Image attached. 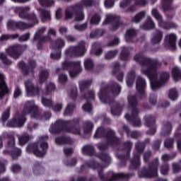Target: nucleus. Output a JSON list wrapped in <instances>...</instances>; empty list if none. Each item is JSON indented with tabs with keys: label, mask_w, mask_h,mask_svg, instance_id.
I'll use <instances>...</instances> for the list:
<instances>
[{
	"label": "nucleus",
	"mask_w": 181,
	"mask_h": 181,
	"mask_svg": "<svg viewBox=\"0 0 181 181\" xmlns=\"http://www.w3.org/2000/svg\"><path fill=\"white\" fill-rule=\"evenodd\" d=\"M134 60L141 64V73L147 76L151 81V89L155 91L160 88L168 80V72H158L156 69L160 66L157 62H152L151 59L144 57L142 54H137Z\"/></svg>",
	"instance_id": "f257e3e1"
},
{
	"label": "nucleus",
	"mask_w": 181,
	"mask_h": 181,
	"mask_svg": "<svg viewBox=\"0 0 181 181\" xmlns=\"http://www.w3.org/2000/svg\"><path fill=\"white\" fill-rule=\"evenodd\" d=\"M23 112V115H16L13 120H10L7 122V127H9L10 128H21V127H23V124H25V122L26 121L25 115L27 114H30L32 118L42 119V121H47V119H49L50 117H52V114L49 112L45 113L44 116L40 117L37 106L35 105V102L33 101L26 102Z\"/></svg>",
	"instance_id": "f03ea898"
},
{
	"label": "nucleus",
	"mask_w": 181,
	"mask_h": 181,
	"mask_svg": "<svg viewBox=\"0 0 181 181\" xmlns=\"http://www.w3.org/2000/svg\"><path fill=\"white\" fill-rule=\"evenodd\" d=\"M14 11L15 12H18L19 18L29 21L30 23L27 24L21 21L16 22L13 21H8L7 22V28L8 30H12L13 29H21V30H25V29H29V28H32V26L37 25L38 23L35 13H31L30 14H28V12L30 11V7L29 6L24 7H15Z\"/></svg>",
	"instance_id": "7ed1b4c3"
},
{
	"label": "nucleus",
	"mask_w": 181,
	"mask_h": 181,
	"mask_svg": "<svg viewBox=\"0 0 181 181\" xmlns=\"http://www.w3.org/2000/svg\"><path fill=\"white\" fill-rule=\"evenodd\" d=\"M93 2L91 0H85L75 5L67 7L65 11L66 19H71L74 18L76 22L84 20V13L81 11L83 8H88L91 6Z\"/></svg>",
	"instance_id": "20e7f679"
},
{
	"label": "nucleus",
	"mask_w": 181,
	"mask_h": 181,
	"mask_svg": "<svg viewBox=\"0 0 181 181\" xmlns=\"http://www.w3.org/2000/svg\"><path fill=\"white\" fill-rule=\"evenodd\" d=\"M128 101L129 104V110L130 111V115L127 114L125 115V118L127 121L132 122L134 127H141V120L139 119V117H138V114H139V112L136 107V104H138L136 97L129 96Z\"/></svg>",
	"instance_id": "39448f33"
},
{
	"label": "nucleus",
	"mask_w": 181,
	"mask_h": 181,
	"mask_svg": "<svg viewBox=\"0 0 181 181\" xmlns=\"http://www.w3.org/2000/svg\"><path fill=\"white\" fill-rule=\"evenodd\" d=\"M48 139L47 136L40 138V140L37 143L31 144L27 147V152H33L34 155L41 158L45 153H46V150L47 149V143L46 140Z\"/></svg>",
	"instance_id": "423d86ee"
},
{
	"label": "nucleus",
	"mask_w": 181,
	"mask_h": 181,
	"mask_svg": "<svg viewBox=\"0 0 181 181\" xmlns=\"http://www.w3.org/2000/svg\"><path fill=\"white\" fill-rule=\"evenodd\" d=\"M63 70H69V75L71 78L76 77L78 73L81 71V63L80 62H69L68 60L64 61L62 63Z\"/></svg>",
	"instance_id": "0eeeda50"
},
{
	"label": "nucleus",
	"mask_w": 181,
	"mask_h": 181,
	"mask_svg": "<svg viewBox=\"0 0 181 181\" xmlns=\"http://www.w3.org/2000/svg\"><path fill=\"white\" fill-rule=\"evenodd\" d=\"M103 25H110V29L114 32L122 26V22H121L119 17L115 14L107 13Z\"/></svg>",
	"instance_id": "6e6552de"
},
{
	"label": "nucleus",
	"mask_w": 181,
	"mask_h": 181,
	"mask_svg": "<svg viewBox=\"0 0 181 181\" xmlns=\"http://www.w3.org/2000/svg\"><path fill=\"white\" fill-rule=\"evenodd\" d=\"M152 16L156 19L158 22V26L162 28L163 29H165L166 30H169L170 29H176L177 25L175 23H165L162 20V16L159 13V11L156 8H153L151 11Z\"/></svg>",
	"instance_id": "1a4fd4ad"
},
{
	"label": "nucleus",
	"mask_w": 181,
	"mask_h": 181,
	"mask_svg": "<svg viewBox=\"0 0 181 181\" xmlns=\"http://www.w3.org/2000/svg\"><path fill=\"white\" fill-rule=\"evenodd\" d=\"M86 53V43L81 42L76 47H71L66 50L67 57H77Z\"/></svg>",
	"instance_id": "9d476101"
},
{
	"label": "nucleus",
	"mask_w": 181,
	"mask_h": 181,
	"mask_svg": "<svg viewBox=\"0 0 181 181\" xmlns=\"http://www.w3.org/2000/svg\"><path fill=\"white\" fill-rule=\"evenodd\" d=\"M159 165L158 159H156L150 165L148 170L143 172V175L139 174L140 177H148L151 179L152 177H156L158 176V166Z\"/></svg>",
	"instance_id": "9b49d317"
},
{
	"label": "nucleus",
	"mask_w": 181,
	"mask_h": 181,
	"mask_svg": "<svg viewBox=\"0 0 181 181\" xmlns=\"http://www.w3.org/2000/svg\"><path fill=\"white\" fill-rule=\"evenodd\" d=\"M55 88L56 86H54V83L52 82L47 83L45 92L43 93V96L42 98V103L44 107H50L52 105V100L45 98V95H46V94H52V93L54 91Z\"/></svg>",
	"instance_id": "f8f14e48"
},
{
	"label": "nucleus",
	"mask_w": 181,
	"mask_h": 181,
	"mask_svg": "<svg viewBox=\"0 0 181 181\" xmlns=\"http://www.w3.org/2000/svg\"><path fill=\"white\" fill-rule=\"evenodd\" d=\"M23 49H26V46H21L18 45H14L13 46H11L7 50L8 54L9 56H11L13 59H18L19 56H21V53H22V50Z\"/></svg>",
	"instance_id": "ddd939ff"
},
{
	"label": "nucleus",
	"mask_w": 181,
	"mask_h": 181,
	"mask_svg": "<svg viewBox=\"0 0 181 181\" xmlns=\"http://www.w3.org/2000/svg\"><path fill=\"white\" fill-rule=\"evenodd\" d=\"M176 39H177L176 34H168L165 36V47H168V49H170L171 50H176Z\"/></svg>",
	"instance_id": "4468645a"
},
{
	"label": "nucleus",
	"mask_w": 181,
	"mask_h": 181,
	"mask_svg": "<svg viewBox=\"0 0 181 181\" xmlns=\"http://www.w3.org/2000/svg\"><path fill=\"white\" fill-rule=\"evenodd\" d=\"M70 121L57 120L54 124L51 125L49 128V132L51 134H57L60 132L64 125H67Z\"/></svg>",
	"instance_id": "2eb2a0df"
},
{
	"label": "nucleus",
	"mask_w": 181,
	"mask_h": 181,
	"mask_svg": "<svg viewBox=\"0 0 181 181\" xmlns=\"http://www.w3.org/2000/svg\"><path fill=\"white\" fill-rule=\"evenodd\" d=\"M25 86L28 97H33V95H36L39 93V88H34L31 81H25Z\"/></svg>",
	"instance_id": "dca6fc26"
},
{
	"label": "nucleus",
	"mask_w": 181,
	"mask_h": 181,
	"mask_svg": "<svg viewBox=\"0 0 181 181\" xmlns=\"http://www.w3.org/2000/svg\"><path fill=\"white\" fill-rule=\"evenodd\" d=\"M129 4H135V5H140L141 6H145L148 4V0H123L120 3L121 8H126L128 6Z\"/></svg>",
	"instance_id": "f3484780"
},
{
	"label": "nucleus",
	"mask_w": 181,
	"mask_h": 181,
	"mask_svg": "<svg viewBox=\"0 0 181 181\" xmlns=\"http://www.w3.org/2000/svg\"><path fill=\"white\" fill-rule=\"evenodd\" d=\"M10 91L5 84V81H4V75L0 74V100L2 99L5 94H9Z\"/></svg>",
	"instance_id": "a211bd4d"
},
{
	"label": "nucleus",
	"mask_w": 181,
	"mask_h": 181,
	"mask_svg": "<svg viewBox=\"0 0 181 181\" xmlns=\"http://www.w3.org/2000/svg\"><path fill=\"white\" fill-rule=\"evenodd\" d=\"M46 31V28L42 27L36 32L35 35L34 37L35 42H39L40 43H43L46 42L47 37H42V35L45 33Z\"/></svg>",
	"instance_id": "6ab92c4d"
},
{
	"label": "nucleus",
	"mask_w": 181,
	"mask_h": 181,
	"mask_svg": "<svg viewBox=\"0 0 181 181\" xmlns=\"http://www.w3.org/2000/svg\"><path fill=\"white\" fill-rule=\"evenodd\" d=\"M144 120L146 121V125H148V127L150 125L153 126V129H150L147 132V134H148V135H153V134H155V132H156V129H155V119H153V117H152V116H146L144 117Z\"/></svg>",
	"instance_id": "aec40b11"
},
{
	"label": "nucleus",
	"mask_w": 181,
	"mask_h": 181,
	"mask_svg": "<svg viewBox=\"0 0 181 181\" xmlns=\"http://www.w3.org/2000/svg\"><path fill=\"white\" fill-rule=\"evenodd\" d=\"M163 37V33H162V31L160 30H156L151 38V43L153 45H158V43H160V42H162Z\"/></svg>",
	"instance_id": "412c9836"
},
{
	"label": "nucleus",
	"mask_w": 181,
	"mask_h": 181,
	"mask_svg": "<svg viewBox=\"0 0 181 181\" xmlns=\"http://www.w3.org/2000/svg\"><path fill=\"white\" fill-rule=\"evenodd\" d=\"M146 86V82L145 81V79L141 78V76H139L137 78V81L136 83V88L137 91H139V93H144V90Z\"/></svg>",
	"instance_id": "4be33fe9"
},
{
	"label": "nucleus",
	"mask_w": 181,
	"mask_h": 181,
	"mask_svg": "<svg viewBox=\"0 0 181 181\" xmlns=\"http://www.w3.org/2000/svg\"><path fill=\"white\" fill-rule=\"evenodd\" d=\"M38 12L40 13V18L42 22H47V21H50V11L49 10H46L45 8H39Z\"/></svg>",
	"instance_id": "5701e85b"
},
{
	"label": "nucleus",
	"mask_w": 181,
	"mask_h": 181,
	"mask_svg": "<svg viewBox=\"0 0 181 181\" xmlns=\"http://www.w3.org/2000/svg\"><path fill=\"white\" fill-rule=\"evenodd\" d=\"M15 145V137L13 136H10V141L8 144V148H13L11 155L13 156V155H16L17 156H19L21 155V153L22 152L21 149L13 148V146Z\"/></svg>",
	"instance_id": "b1692460"
},
{
	"label": "nucleus",
	"mask_w": 181,
	"mask_h": 181,
	"mask_svg": "<svg viewBox=\"0 0 181 181\" xmlns=\"http://www.w3.org/2000/svg\"><path fill=\"white\" fill-rule=\"evenodd\" d=\"M141 29L144 30H149V29H153L155 28V23L152 21L151 17H147L145 23L141 26Z\"/></svg>",
	"instance_id": "393cba45"
},
{
	"label": "nucleus",
	"mask_w": 181,
	"mask_h": 181,
	"mask_svg": "<svg viewBox=\"0 0 181 181\" xmlns=\"http://www.w3.org/2000/svg\"><path fill=\"white\" fill-rule=\"evenodd\" d=\"M105 137L107 139V143L110 145L112 144H117V141H118V139L115 137V133L112 130H110Z\"/></svg>",
	"instance_id": "a878e982"
},
{
	"label": "nucleus",
	"mask_w": 181,
	"mask_h": 181,
	"mask_svg": "<svg viewBox=\"0 0 181 181\" xmlns=\"http://www.w3.org/2000/svg\"><path fill=\"white\" fill-rule=\"evenodd\" d=\"M104 177L111 178H107V180H103V181H116L118 180V179H121V177H125V174H115L113 173H109L108 176H104Z\"/></svg>",
	"instance_id": "bb28decb"
},
{
	"label": "nucleus",
	"mask_w": 181,
	"mask_h": 181,
	"mask_svg": "<svg viewBox=\"0 0 181 181\" xmlns=\"http://www.w3.org/2000/svg\"><path fill=\"white\" fill-rule=\"evenodd\" d=\"M64 46V41L61 38H58L55 42H51L50 48L56 49H60V47H63Z\"/></svg>",
	"instance_id": "cd10ccee"
},
{
	"label": "nucleus",
	"mask_w": 181,
	"mask_h": 181,
	"mask_svg": "<svg viewBox=\"0 0 181 181\" xmlns=\"http://www.w3.org/2000/svg\"><path fill=\"white\" fill-rule=\"evenodd\" d=\"M173 78H174L175 81H179L181 80V70L180 68L175 66L173 69Z\"/></svg>",
	"instance_id": "c85d7f7f"
},
{
	"label": "nucleus",
	"mask_w": 181,
	"mask_h": 181,
	"mask_svg": "<svg viewBox=\"0 0 181 181\" xmlns=\"http://www.w3.org/2000/svg\"><path fill=\"white\" fill-rule=\"evenodd\" d=\"M30 138H32V136H29V134L26 133L18 136V142L21 145H25V144H26V142H28Z\"/></svg>",
	"instance_id": "c756f323"
},
{
	"label": "nucleus",
	"mask_w": 181,
	"mask_h": 181,
	"mask_svg": "<svg viewBox=\"0 0 181 181\" xmlns=\"http://www.w3.org/2000/svg\"><path fill=\"white\" fill-rule=\"evenodd\" d=\"M145 15H146L145 11H141L137 13L134 17L132 18V22H134V23H139V22L142 21L144 18H145Z\"/></svg>",
	"instance_id": "7c9ffc66"
},
{
	"label": "nucleus",
	"mask_w": 181,
	"mask_h": 181,
	"mask_svg": "<svg viewBox=\"0 0 181 181\" xmlns=\"http://www.w3.org/2000/svg\"><path fill=\"white\" fill-rule=\"evenodd\" d=\"M136 35V31L134 29H129L127 31L125 39L127 42H131V39Z\"/></svg>",
	"instance_id": "2f4dec72"
},
{
	"label": "nucleus",
	"mask_w": 181,
	"mask_h": 181,
	"mask_svg": "<svg viewBox=\"0 0 181 181\" xmlns=\"http://www.w3.org/2000/svg\"><path fill=\"white\" fill-rule=\"evenodd\" d=\"M74 108H76V105L74 104H68L67 107L64 112V115H71V114H73V111H74Z\"/></svg>",
	"instance_id": "473e14b6"
},
{
	"label": "nucleus",
	"mask_w": 181,
	"mask_h": 181,
	"mask_svg": "<svg viewBox=\"0 0 181 181\" xmlns=\"http://www.w3.org/2000/svg\"><path fill=\"white\" fill-rule=\"evenodd\" d=\"M134 80H135V73L132 72L129 74L127 78V84L128 87H131L132 86V84L134 83Z\"/></svg>",
	"instance_id": "72a5a7b5"
},
{
	"label": "nucleus",
	"mask_w": 181,
	"mask_h": 181,
	"mask_svg": "<svg viewBox=\"0 0 181 181\" xmlns=\"http://www.w3.org/2000/svg\"><path fill=\"white\" fill-rule=\"evenodd\" d=\"M94 151L93 146H85L82 148V152L84 155H91Z\"/></svg>",
	"instance_id": "f704fd0d"
},
{
	"label": "nucleus",
	"mask_w": 181,
	"mask_h": 181,
	"mask_svg": "<svg viewBox=\"0 0 181 181\" xmlns=\"http://www.w3.org/2000/svg\"><path fill=\"white\" fill-rule=\"evenodd\" d=\"M93 128H94V125L91 122H86L84 124V132L85 134H88V132H91L93 131Z\"/></svg>",
	"instance_id": "c9c22d12"
},
{
	"label": "nucleus",
	"mask_w": 181,
	"mask_h": 181,
	"mask_svg": "<svg viewBox=\"0 0 181 181\" xmlns=\"http://www.w3.org/2000/svg\"><path fill=\"white\" fill-rule=\"evenodd\" d=\"M98 96L102 103H107L108 98L107 97V93L105 92V90H103V89H101L100 92L98 94Z\"/></svg>",
	"instance_id": "e433bc0d"
},
{
	"label": "nucleus",
	"mask_w": 181,
	"mask_h": 181,
	"mask_svg": "<svg viewBox=\"0 0 181 181\" xmlns=\"http://www.w3.org/2000/svg\"><path fill=\"white\" fill-rule=\"evenodd\" d=\"M91 84V81H83L79 83L81 92L83 93L88 86Z\"/></svg>",
	"instance_id": "4c0bfd02"
},
{
	"label": "nucleus",
	"mask_w": 181,
	"mask_h": 181,
	"mask_svg": "<svg viewBox=\"0 0 181 181\" xmlns=\"http://www.w3.org/2000/svg\"><path fill=\"white\" fill-rule=\"evenodd\" d=\"M56 144L58 145H63L64 144L70 143V139L64 137H59L55 139Z\"/></svg>",
	"instance_id": "58836bf2"
},
{
	"label": "nucleus",
	"mask_w": 181,
	"mask_h": 181,
	"mask_svg": "<svg viewBox=\"0 0 181 181\" xmlns=\"http://www.w3.org/2000/svg\"><path fill=\"white\" fill-rule=\"evenodd\" d=\"M169 98H170L173 101H175V100H177V91L175 88L171 89L169 91L168 94Z\"/></svg>",
	"instance_id": "ea45409f"
},
{
	"label": "nucleus",
	"mask_w": 181,
	"mask_h": 181,
	"mask_svg": "<svg viewBox=\"0 0 181 181\" xmlns=\"http://www.w3.org/2000/svg\"><path fill=\"white\" fill-rule=\"evenodd\" d=\"M84 66L86 70H91V69L94 67V63L93 62V60H91L90 59H87L84 62Z\"/></svg>",
	"instance_id": "a19ab883"
},
{
	"label": "nucleus",
	"mask_w": 181,
	"mask_h": 181,
	"mask_svg": "<svg viewBox=\"0 0 181 181\" xmlns=\"http://www.w3.org/2000/svg\"><path fill=\"white\" fill-rule=\"evenodd\" d=\"M104 33V30H95L91 32L90 37H100L103 36Z\"/></svg>",
	"instance_id": "79ce46f5"
},
{
	"label": "nucleus",
	"mask_w": 181,
	"mask_h": 181,
	"mask_svg": "<svg viewBox=\"0 0 181 181\" xmlns=\"http://www.w3.org/2000/svg\"><path fill=\"white\" fill-rule=\"evenodd\" d=\"M100 21H101L100 14H95L90 19V23L91 25H98V23H100Z\"/></svg>",
	"instance_id": "37998d69"
},
{
	"label": "nucleus",
	"mask_w": 181,
	"mask_h": 181,
	"mask_svg": "<svg viewBox=\"0 0 181 181\" xmlns=\"http://www.w3.org/2000/svg\"><path fill=\"white\" fill-rule=\"evenodd\" d=\"M38 2L42 6H52V5L54 4V1L52 0H38Z\"/></svg>",
	"instance_id": "c03bdc74"
},
{
	"label": "nucleus",
	"mask_w": 181,
	"mask_h": 181,
	"mask_svg": "<svg viewBox=\"0 0 181 181\" xmlns=\"http://www.w3.org/2000/svg\"><path fill=\"white\" fill-rule=\"evenodd\" d=\"M117 54H118V51L117 50L110 51L105 54V59H107L108 60H110V59H114V57H116Z\"/></svg>",
	"instance_id": "a18cd8bd"
},
{
	"label": "nucleus",
	"mask_w": 181,
	"mask_h": 181,
	"mask_svg": "<svg viewBox=\"0 0 181 181\" xmlns=\"http://www.w3.org/2000/svg\"><path fill=\"white\" fill-rule=\"evenodd\" d=\"M50 36H56V30L54 28H49L47 32V36L46 37V42L52 40Z\"/></svg>",
	"instance_id": "49530a36"
},
{
	"label": "nucleus",
	"mask_w": 181,
	"mask_h": 181,
	"mask_svg": "<svg viewBox=\"0 0 181 181\" xmlns=\"http://www.w3.org/2000/svg\"><path fill=\"white\" fill-rule=\"evenodd\" d=\"M107 131L104 130V128L103 127H98V130L96 131L95 134V138H101L104 134H105Z\"/></svg>",
	"instance_id": "de8ad7c7"
},
{
	"label": "nucleus",
	"mask_w": 181,
	"mask_h": 181,
	"mask_svg": "<svg viewBox=\"0 0 181 181\" xmlns=\"http://www.w3.org/2000/svg\"><path fill=\"white\" fill-rule=\"evenodd\" d=\"M163 2V9L164 11H169L170 8V4H172V0H162Z\"/></svg>",
	"instance_id": "09e8293b"
},
{
	"label": "nucleus",
	"mask_w": 181,
	"mask_h": 181,
	"mask_svg": "<svg viewBox=\"0 0 181 181\" xmlns=\"http://www.w3.org/2000/svg\"><path fill=\"white\" fill-rule=\"evenodd\" d=\"M131 163L132 166H134L135 168H136V166H139V165H141V161L139 160V155L134 156V159L131 160Z\"/></svg>",
	"instance_id": "8fccbe9b"
},
{
	"label": "nucleus",
	"mask_w": 181,
	"mask_h": 181,
	"mask_svg": "<svg viewBox=\"0 0 181 181\" xmlns=\"http://www.w3.org/2000/svg\"><path fill=\"white\" fill-rule=\"evenodd\" d=\"M160 173L164 176L169 173V165L167 164L163 165L160 167Z\"/></svg>",
	"instance_id": "3c124183"
},
{
	"label": "nucleus",
	"mask_w": 181,
	"mask_h": 181,
	"mask_svg": "<svg viewBox=\"0 0 181 181\" xmlns=\"http://www.w3.org/2000/svg\"><path fill=\"white\" fill-rule=\"evenodd\" d=\"M122 111V108L121 107L118 106L116 107H112L111 112L112 115H121V112Z\"/></svg>",
	"instance_id": "603ef678"
},
{
	"label": "nucleus",
	"mask_w": 181,
	"mask_h": 181,
	"mask_svg": "<svg viewBox=\"0 0 181 181\" xmlns=\"http://www.w3.org/2000/svg\"><path fill=\"white\" fill-rule=\"evenodd\" d=\"M19 35L18 34H14L12 35L11 36L8 35H3L1 37H0V40H8V39H16L18 38Z\"/></svg>",
	"instance_id": "864d4df0"
},
{
	"label": "nucleus",
	"mask_w": 181,
	"mask_h": 181,
	"mask_svg": "<svg viewBox=\"0 0 181 181\" xmlns=\"http://www.w3.org/2000/svg\"><path fill=\"white\" fill-rule=\"evenodd\" d=\"M9 112H10V109H7L2 115L1 116V122H6L8 120V118H9Z\"/></svg>",
	"instance_id": "5fc2aeb1"
},
{
	"label": "nucleus",
	"mask_w": 181,
	"mask_h": 181,
	"mask_svg": "<svg viewBox=\"0 0 181 181\" xmlns=\"http://www.w3.org/2000/svg\"><path fill=\"white\" fill-rule=\"evenodd\" d=\"M99 158L106 163H110V161L111 160V157L105 153L101 154Z\"/></svg>",
	"instance_id": "6e6d98bb"
},
{
	"label": "nucleus",
	"mask_w": 181,
	"mask_h": 181,
	"mask_svg": "<svg viewBox=\"0 0 181 181\" xmlns=\"http://www.w3.org/2000/svg\"><path fill=\"white\" fill-rule=\"evenodd\" d=\"M66 131V132H71V134H74V135H78V134H80V129L76 127H71Z\"/></svg>",
	"instance_id": "4d7b16f0"
},
{
	"label": "nucleus",
	"mask_w": 181,
	"mask_h": 181,
	"mask_svg": "<svg viewBox=\"0 0 181 181\" xmlns=\"http://www.w3.org/2000/svg\"><path fill=\"white\" fill-rule=\"evenodd\" d=\"M48 76H49V72H47V71H41L40 75V81H45V80H46Z\"/></svg>",
	"instance_id": "13d9d810"
},
{
	"label": "nucleus",
	"mask_w": 181,
	"mask_h": 181,
	"mask_svg": "<svg viewBox=\"0 0 181 181\" xmlns=\"http://www.w3.org/2000/svg\"><path fill=\"white\" fill-rule=\"evenodd\" d=\"M0 60H1L4 64H11V63L9 59H6L4 53H0Z\"/></svg>",
	"instance_id": "bf43d9fd"
},
{
	"label": "nucleus",
	"mask_w": 181,
	"mask_h": 181,
	"mask_svg": "<svg viewBox=\"0 0 181 181\" xmlns=\"http://www.w3.org/2000/svg\"><path fill=\"white\" fill-rule=\"evenodd\" d=\"M70 98L74 100L77 97V87H74L69 93Z\"/></svg>",
	"instance_id": "052dcab7"
},
{
	"label": "nucleus",
	"mask_w": 181,
	"mask_h": 181,
	"mask_svg": "<svg viewBox=\"0 0 181 181\" xmlns=\"http://www.w3.org/2000/svg\"><path fill=\"white\" fill-rule=\"evenodd\" d=\"M164 146L165 148H172L173 146V139H167L164 143Z\"/></svg>",
	"instance_id": "680f3d73"
},
{
	"label": "nucleus",
	"mask_w": 181,
	"mask_h": 181,
	"mask_svg": "<svg viewBox=\"0 0 181 181\" xmlns=\"http://www.w3.org/2000/svg\"><path fill=\"white\" fill-rule=\"evenodd\" d=\"M74 28L76 30H79V32H82V30H86V29H87V24L84 23L83 25H75Z\"/></svg>",
	"instance_id": "e2e57ef3"
},
{
	"label": "nucleus",
	"mask_w": 181,
	"mask_h": 181,
	"mask_svg": "<svg viewBox=\"0 0 181 181\" xmlns=\"http://www.w3.org/2000/svg\"><path fill=\"white\" fill-rule=\"evenodd\" d=\"M83 110L86 112H91V110H93V107H91V104H90L89 103H86L83 106Z\"/></svg>",
	"instance_id": "0e129e2a"
},
{
	"label": "nucleus",
	"mask_w": 181,
	"mask_h": 181,
	"mask_svg": "<svg viewBox=\"0 0 181 181\" xmlns=\"http://www.w3.org/2000/svg\"><path fill=\"white\" fill-rule=\"evenodd\" d=\"M63 108V105L62 103H57L54 107L53 110L55 112H59L62 111V109Z\"/></svg>",
	"instance_id": "69168bd1"
},
{
	"label": "nucleus",
	"mask_w": 181,
	"mask_h": 181,
	"mask_svg": "<svg viewBox=\"0 0 181 181\" xmlns=\"http://www.w3.org/2000/svg\"><path fill=\"white\" fill-rule=\"evenodd\" d=\"M163 132H166L167 134H169L170 131H172V124L170 123H168L167 125L164 126L163 128Z\"/></svg>",
	"instance_id": "338daca9"
},
{
	"label": "nucleus",
	"mask_w": 181,
	"mask_h": 181,
	"mask_svg": "<svg viewBox=\"0 0 181 181\" xmlns=\"http://www.w3.org/2000/svg\"><path fill=\"white\" fill-rule=\"evenodd\" d=\"M105 8H112L114 6V0H105Z\"/></svg>",
	"instance_id": "774afa93"
}]
</instances>
